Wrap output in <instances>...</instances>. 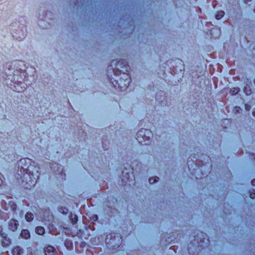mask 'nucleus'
I'll return each mask as SVG.
<instances>
[{
    "label": "nucleus",
    "mask_w": 255,
    "mask_h": 255,
    "mask_svg": "<svg viewBox=\"0 0 255 255\" xmlns=\"http://www.w3.org/2000/svg\"><path fill=\"white\" fill-rule=\"evenodd\" d=\"M22 252V249L20 247H16L13 249V255H20Z\"/></svg>",
    "instance_id": "obj_5"
},
{
    "label": "nucleus",
    "mask_w": 255,
    "mask_h": 255,
    "mask_svg": "<svg viewBox=\"0 0 255 255\" xmlns=\"http://www.w3.org/2000/svg\"><path fill=\"white\" fill-rule=\"evenodd\" d=\"M224 14V12L223 11H218V13L216 14V18L217 19H220L221 18Z\"/></svg>",
    "instance_id": "obj_8"
},
{
    "label": "nucleus",
    "mask_w": 255,
    "mask_h": 255,
    "mask_svg": "<svg viewBox=\"0 0 255 255\" xmlns=\"http://www.w3.org/2000/svg\"><path fill=\"white\" fill-rule=\"evenodd\" d=\"M55 251V249L51 246H48L45 250L44 252L45 255H51V254L53 253Z\"/></svg>",
    "instance_id": "obj_2"
},
{
    "label": "nucleus",
    "mask_w": 255,
    "mask_h": 255,
    "mask_svg": "<svg viewBox=\"0 0 255 255\" xmlns=\"http://www.w3.org/2000/svg\"><path fill=\"white\" fill-rule=\"evenodd\" d=\"M250 198L252 199H254L255 198V193H251L250 194Z\"/></svg>",
    "instance_id": "obj_12"
},
{
    "label": "nucleus",
    "mask_w": 255,
    "mask_h": 255,
    "mask_svg": "<svg viewBox=\"0 0 255 255\" xmlns=\"http://www.w3.org/2000/svg\"><path fill=\"white\" fill-rule=\"evenodd\" d=\"M158 179L159 178L157 177L150 178L149 179V182L150 184H152V183H154L155 182H156Z\"/></svg>",
    "instance_id": "obj_9"
},
{
    "label": "nucleus",
    "mask_w": 255,
    "mask_h": 255,
    "mask_svg": "<svg viewBox=\"0 0 255 255\" xmlns=\"http://www.w3.org/2000/svg\"><path fill=\"white\" fill-rule=\"evenodd\" d=\"M244 91L247 95H250L251 94V89L248 85L245 87Z\"/></svg>",
    "instance_id": "obj_7"
},
{
    "label": "nucleus",
    "mask_w": 255,
    "mask_h": 255,
    "mask_svg": "<svg viewBox=\"0 0 255 255\" xmlns=\"http://www.w3.org/2000/svg\"><path fill=\"white\" fill-rule=\"evenodd\" d=\"M245 109L247 111H249L251 109V106L248 104H246Z\"/></svg>",
    "instance_id": "obj_11"
},
{
    "label": "nucleus",
    "mask_w": 255,
    "mask_h": 255,
    "mask_svg": "<svg viewBox=\"0 0 255 255\" xmlns=\"http://www.w3.org/2000/svg\"><path fill=\"white\" fill-rule=\"evenodd\" d=\"M35 232L37 234L42 235L45 233V229L43 227L39 226L35 229Z\"/></svg>",
    "instance_id": "obj_4"
},
{
    "label": "nucleus",
    "mask_w": 255,
    "mask_h": 255,
    "mask_svg": "<svg viewBox=\"0 0 255 255\" xmlns=\"http://www.w3.org/2000/svg\"><path fill=\"white\" fill-rule=\"evenodd\" d=\"M239 91V88H234L233 90H231V93L232 94H235L238 93Z\"/></svg>",
    "instance_id": "obj_10"
},
{
    "label": "nucleus",
    "mask_w": 255,
    "mask_h": 255,
    "mask_svg": "<svg viewBox=\"0 0 255 255\" xmlns=\"http://www.w3.org/2000/svg\"><path fill=\"white\" fill-rule=\"evenodd\" d=\"M20 236L22 238L27 239L29 238L30 234L28 230H23L21 232Z\"/></svg>",
    "instance_id": "obj_3"
},
{
    "label": "nucleus",
    "mask_w": 255,
    "mask_h": 255,
    "mask_svg": "<svg viewBox=\"0 0 255 255\" xmlns=\"http://www.w3.org/2000/svg\"><path fill=\"white\" fill-rule=\"evenodd\" d=\"M253 115L255 117V109L254 110L253 112Z\"/></svg>",
    "instance_id": "obj_14"
},
{
    "label": "nucleus",
    "mask_w": 255,
    "mask_h": 255,
    "mask_svg": "<svg viewBox=\"0 0 255 255\" xmlns=\"http://www.w3.org/2000/svg\"><path fill=\"white\" fill-rule=\"evenodd\" d=\"M9 226L12 231L17 230L18 226V221L15 220H11L9 222Z\"/></svg>",
    "instance_id": "obj_1"
},
{
    "label": "nucleus",
    "mask_w": 255,
    "mask_h": 255,
    "mask_svg": "<svg viewBox=\"0 0 255 255\" xmlns=\"http://www.w3.org/2000/svg\"><path fill=\"white\" fill-rule=\"evenodd\" d=\"M34 218L33 214L30 212H27L25 216V220L28 222L31 221Z\"/></svg>",
    "instance_id": "obj_6"
},
{
    "label": "nucleus",
    "mask_w": 255,
    "mask_h": 255,
    "mask_svg": "<svg viewBox=\"0 0 255 255\" xmlns=\"http://www.w3.org/2000/svg\"><path fill=\"white\" fill-rule=\"evenodd\" d=\"M251 182L253 185H255V179L252 180Z\"/></svg>",
    "instance_id": "obj_13"
}]
</instances>
